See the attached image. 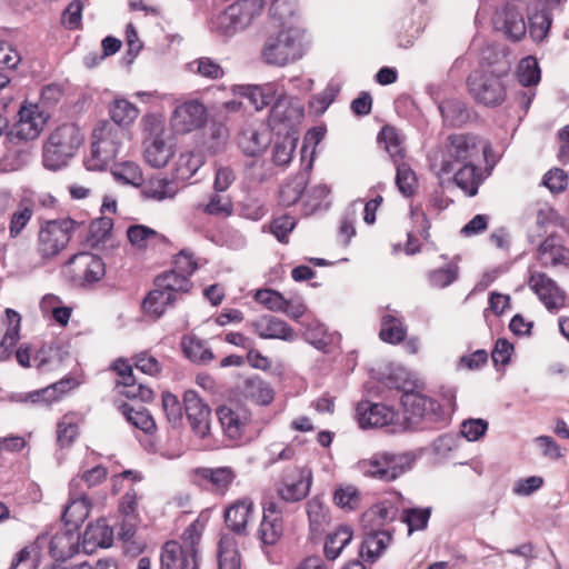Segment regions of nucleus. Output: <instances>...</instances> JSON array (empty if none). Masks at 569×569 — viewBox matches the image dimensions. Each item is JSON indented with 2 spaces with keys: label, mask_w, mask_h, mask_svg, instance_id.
I'll use <instances>...</instances> for the list:
<instances>
[{
  "label": "nucleus",
  "mask_w": 569,
  "mask_h": 569,
  "mask_svg": "<svg viewBox=\"0 0 569 569\" xmlns=\"http://www.w3.org/2000/svg\"><path fill=\"white\" fill-rule=\"evenodd\" d=\"M487 143L473 134L449 136L445 147L435 152L431 166L439 177L452 172L459 164L477 162L485 154Z\"/></svg>",
  "instance_id": "obj_1"
},
{
  "label": "nucleus",
  "mask_w": 569,
  "mask_h": 569,
  "mask_svg": "<svg viewBox=\"0 0 569 569\" xmlns=\"http://www.w3.org/2000/svg\"><path fill=\"white\" fill-rule=\"evenodd\" d=\"M128 132L108 121L99 123L92 132L91 151L86 159L88 170H103L120 152Z\"/></svg>",
  "instance_id": "obj_2"
},
{
  "label": "nucleus",
  "mask_w": 569,
  "mask_h": 569,
  "mask_svg": "<svg viewBox=\"0 0 569 569\" xmlns=\"http://www.w3.org/2000/svg\"><path fill=\"white\" fill-rule=\"evenodd\" d=\"M83 142V133L73 123L56 128L43 144V164L50 170L67 166Z\"/></svg>",
  "instance_id": "obj_3"
},
{
  "label": "nucleus",
  "mask_w": 569,
  "mask_h": 569,
  "mask_svg": "<svg viewBox=\"0 0 569 569\" xmlns=\"http://www.w3.org/2000/svg\"><path fill=\"white\" fill-rule=\"evenodd\" d=\"M141 124L146 133L143 159L153 168L166 167L174 154V148L163 139V120L157 114H146L141 119Z\"/></svg>",
  "instance_id": "obj_4"
},
{
  "label": "nucleus",
  "mask_w": 569,
  "mask_h": 569,
  "mask_svg": "<svg viewBox=\"0 0 569 569\" xmlns=\"http://www.w3.org/2000/svg\"><path fill=\"white\" fill-rule=\"evenodd\" d=\"M77 228L71 218L46 221L39 229L37 251L42 259H52L63 251Z\"/></svg>",
  "instance_id": "obj_5"
},
{
  "label": "nucleus",
  "mask_w": 569,
  "mask_h": 569,
  "mask_svg": "<svg viewBox=\"0 0 569 569\" xmlns=\"http://www.w3.org/2000/svg\"><path fill=\"white\" fill-rule=\"evenodd\" d=\"M266 63L283 67L301 56V33L298 29L288 28L267 40L261 51Z\"/></svg>",
  "instance_id": "obj_6"
},
{
  "label": "nucleus",
  "mask_w": 569,
  "mask_h": 569,
  "mask_svg": "<svg viewBox=\"0 0 569 569\" xmlns=\"http://www.w3.org/2000/svg\"><path fill=\"white\" fill-rule=\"evenodd\" d=\"M263 8V0H238L217 17L216 28L224 36H232L249 27Z\"/></svg>",
  "instance_id": "obj_7"
},
{
  "label": "nucleus",
  "mask_w": 569,
  "mask_h": 569,
  "mask_svg": "<svg viewBox=\"0 0 569 569\" xmlns=\"http://www.w3.org/2000/svg\"><path fill=\"white\" fill-rule=\"evenodd\" d=\"M274 101L269 117L270 129L277 136L297 134L296 129L305 114L302 104L297 99L286 96L283 90Z\"/></svg>",
  "instance_id": "obj_8"
},
{
  "label": "nucleus",
  "mask_w": 569,
  "mask_h": 569,
  "mask_svg": "<svg viewBox=\"0 0 569 569\" xmlns=\"http://www.w3.org/2000/svg\"><path fill=\"white\" fill-rule=\"evenodd\" d=\"M18 116V121L8 133V138L12 143L37 139L43 130L48 118L40 107L33 103L22 104Z\"/></svg>",
  "instance_id": "obj_9"
},
{
  "label": "nucleus",
  "mask_w": 569,
  "mask_h": 569,
  "mask_svg": "<svg viewBox=\"0 0 569 569\" xmlns=\"http://www.w3.org/2000/svg\"><path fill=\"white\" fill-rule=\"evenodd\" d=\"M468 87L472 97L486 106L499 104L506 96L500 78L480 70H476L469 76Z\"/></svg>",
  "instance_id": "obj_10"
},
{
  "label": "nucleus",
  "mask_w": 569,
  "mask_h": 569,
  "mask_svg": "<svg viewBox=\"0 0 569 569\" xmlns=\"http://www.w3.org/2000/svg\"><path fill=\"white\" fill-rule=\"evenodd\" d=\"M527 6L521 0H512L496 14L495 27L502 31L510 40L519 41L527 32L525 12Z\"/></svg>",
  "instance_id": "obj_11"
},
{
  "label": "nucleus",
  "mask_w": 569,
  "mask_h": 569,
  "mask_svg": "<svg viewBox=\"0 0 569 569\" xmlns=\"http://www.w3.org/2000/svg\"><path fill=\"white\" fill-rule=\"evenodd\" d=\"M207 120V111L202 103L191 100L179 104L171 118L170 126L174 133L186 134L201 128Z\"/></svg>",
  "instance_id": "obj_12"
},
{
  "label": "nucleus",
  "mask_w": 569,
  "mask_h": 569,
  "mask_svg": "<svg viewBox=\"0 0 569 569\" xmlns=\"http://www.w3.org/2000/svg\"><path fill=\"white\" fill-rule=\"evenodd\" d=\"M312 472L310 469L295 468L286 473L278 487L279 497L286 502H296L305 499L311 487Z\"/></svg>",
  "instance_id": "obj_13"
},
{
  "label": "nucleus",
  "mask_w": 569,
  "mask_h": 569,
  "mask_svg": "<svg viewBox=\"0 0 569 569\" xmlns=\"http://www.w3.org/2000/svg\"><path fill=\"white\" fill-rule=\"evenodd\" d=\"M68 264L73 280L80 284L98 281L104 274V263L98 256L90 252L73 256Z\"/></svg>",
  "instance_id": "obj_14"
},
{
  "label": "nucleus",
  "mask_w": 569,
  "mask_h": 569,
  "mask_svg": "<svg viewBox=\"0 0 569 569\" xmlns=\"http://www.w3.org/2000/svg\"><path fill=\"white\" fill-rule=\"evenodd\" d=\"M402 388L401 403L409 415V420L416 421L421 418L437 420L442 416L441 406L437 401L420 392L409 390L406 386Z\"/></svg>",
  "instance_id": "obj_15"
},
{
  "label": "nucleus",
  "mask_w": 569,
  "mask_h": 569,
  "mask_svg": "<svg viewBox=\"0 0 569 569\" xmlns=\"http://www.w3.org/2000/svg\"><path fill=\"white\" fill-rule=\"evenodd\" d=\"M529 287L535 291L548 310L557 311L565 306V292L547 274L542 272L531 273Z\"/></svg>",
  "instance_id": "obj_16"
},
{
  "label": "nucleus",
  "mask_w": 569,
  "mask_h": 569,
  "mask_svg": "<svg viewBox=\"0 0 569 569\" xmlns=\"http://www.w3.org/2000/svg\"><path fill=\"white\" fill-rule=\"evenodd\" d=\"M184 410L192 430L203 438L210 429V409L193 390H188L183 396Z\"/></svg>",
  "instance_id": "obj_17"
},
{
  "label": "nucleus",
  "mask_w": 569,
  "mask_h": 569,
  "mask_svg": "<svg viewBox=\"0 0 569 569\" xmlns=\"http://www.w3.org/2000/svg\"><path fill=\"white\" fill-rule=\"evenodd\" d=\"M282 510L274 501H268L263 506L262 520L258 529V538L263 545L272 546L281 537Z\"/></svg>",
  "instance_id": "obj_18"
},
{
  "label": "nucleus",
  "mask_w": 569,
  "mask_h": 569,
  "mask_svg": "<svg viewBox=\"0 0 569 569\" xmlns=\"http://www.w3.org/2000/svg\"><path fill=\"white\" fill-rule=\"evenodd\" d=\"M358 421L361 428H381L395 423L398 413L381 403L361 402L357 407Z\"/></svg>",
  "instance_id": "obj_19"
},
{
  "label": "nucleus",
  "mask_w": 569,
  "mask_h": 569,
  "mask_svg": "<svg viewBox=\"0 0 569 569\" xmlns=\"http://www.w3.org/2000/svg\"><path fill=\"white\" fill-rule=\"evenodd\" d=\"M161 566L163 569H198V558L179 542L168 541L162 548Z\"/></svg>",
  "instance_id": "obj_20"
},
{
  "label": "nucleus",
  "mask_w": 569,
  "mask_h": 569,
  "mask_svg": "<svg viewBox=\"0 0 569 569\" xmlns=\"http://www.w3.org/2000/svg\"><path fill=\"white\" fill-rule=\"evenodd\" d=\"M254 332L262 339H279L292 342L297 339V332L286 321L264 316L252 322Z\"/></svg>",
  "instance_id": "obj_21"
},
{
  "label": "nucleus",
  "mask_w": 569,
  "mask_h": 569,
  "mask_svg": "<svg viewBox=\"0 0 569 569\" xmlns=\"http://www.w3.org/2000/svg\"><path fill=\"white\" fill-rule=\"evenodd\" d=\"M282 89L274 83L263 86H239L234 94L247 101V106L261 110L280 94Z\"/></svg>",
  "instance_id": "obj_22"
},
{
  "label": "nucleus",
  "mask_w": 569,
  "mask_h": 569,
  "mask_svg": "<svg viewBox=\"0 0 569 569\" xmlns=\"http://www.w3.org/2000/svg\"><path fill=\"white\" fill-rule=\"evenodd\" d=\"M113 531L106 520H98L89 525L82 536L81 549L84 553H92L100 548H108L112 545Z\"/></svg>",
  "instance_id": "obj_23"
},
{
  "label": "nucleus",
  "mask_w": 569,
  "mask_h": 569,
  "mask_svg": "<svg viewBox=\"0 0 569 569\" xmlns=\"http://www.w3.org/2000/svg\"><path fill=\"white\" fill-rule=\"evenodd\" d=\"M271 142L269 130L262 124L259 127L249 126L242 130L239 138V146L247 156L257 157L262 154Z\"/></svg>",
  "instance_id": "obj_24"
},
{
  "label": "nucleus",
  "mask_w": 569,
  "mask_h": 569,
  "mask_svg": "<svg viewBox=\"0 0 569 569\" xmlns=\"http://www.w3.org/2000/svg\"><path fill=\"white\" fill-rule=\"evenodd\" d=\"M178 192L177 182L162 174L153 176L142 184V196L151 201L172 200Z\"/></svg>",
  "instance_id": "obj_25"
},
{
  "label": "nucleus",
  "mask_w": 569,
  "mask_h": 569,
  "mask_svg": "<svg viewBox=\"0 0 569 569\" xmlns=\"http://www.w3.org/2000/svg\"><path fill=\"white\" fill-rule=\"evenodd\" d=\"M253 502L243 498L233 502L224 511L227 527L236 533H246L249 520L252 517Z\"/></svg>",
  "instance_id": "obj_26"
},
{
  "label": "nucleus",
  "mask_w": 569,
  "mask_h": 569,
  "mask_svg": "<svg viewBox=\"0 0 569 569\" xmlns=\"http://www.w3.org/2000/svg\"><path fill=\"white\" fill-rule=\"evenodd\" d=\"M217 415L224 433L230 439H239L242 436L249 422V415L246 410L223 406L217 410Z\"/></svg>",
  "instance_id": "obj_27"
},
{
  "label": "nucleus",
  "mask_w": 569,
  "mask_h": 569,
  "mask_svg": "<svg viewBox=\"0 0 569 569\" xmlns=\"http://www.w3.org/2000/svg\"><path fill=\"white\" fill-rule=\"evenodd\" d=\"M537 258L543 267L569 266V249L549 237L539 246Z\"/></svg>",
  "instance_id": "obj_28"
},
{
  "label": "nucleus",
  "mask_w": 569,
  "mask_h": 569,
  "mask_svg": "<svg viewBox=\"0 0 569 569\" xmlns=\"http://www.w3.org/2000/svg\"><path fill=\"white\" fill-rule=\"evenodd\" d=\"M197 475L210 485L211 491L219 495H224L236 478L229 467L202 468L197 470Z\"/></svg>",
  "instance_id": "obj_29"
},
{
  "label": "nucleus",
  "mask_w": 569,
  "mask_h": 569,
  "mask_svg": "<svg viewBox=\"0 0 569 569\" xmlns=\"http://www.w3.org/2000/svg\"><path fill=\"white\" fill-rule=\"evenodd\" d=\"M49 551L57 560L72 557L79 551V536L72 530L57 532L50 540Z\"/></svg>",
  "instance_id": "obj_30"
},
{
  "label": "nucleus",
  "mask_w": 569,
  "mask_h": 569,
  "mask_svg": "<svg viewBox=\"0 0 569 569\" xmlns=\"http://www.w3.org/2000/svg\"><path fill=\"white\" fill-rule=\"evenodd\" d=\"M453 176V180L467 196H475L482 181V173L476 162L459 164Z\"/></svg>",
  "instance_id": "obj_31"
},
{
  "label": "nucleus",
  "mask_w": 569,
  "mask_h": 569,
  "mask_svg": "<svg viewBox=\"0 0 569 569\" xmlns=\"http://www.w3.org/2000/svg\"><path fill=\"white\" fill-rule=\"evenodd\" d=\"M391 542V535L386 531H373L366 536L360 555L366 561H376Z\"/></svg>",
  "instance_id": "obj_32"
},
{
  "label": "nucleus",
  "mask_w": 569,
  "mask_h": 569,
  "mask_svg": "<svg viewBox=\"0 0 569 569\" xmlns=\"http://www.w3.org/2000/svg\"><path fill=\"white\" fill-rule=\"evenodd\" d=\"M356 468L366 477L382 481H390L391 473L388 471L387 452L376 453L371 458L361 459Z\"/></svg>",
  "instance_id": "obj_33"
},
{
  "label": "nucleus",
  "mask_w": 569,
  "mask_h": 569,
  "mask_svg": "<svg viewBox=\"0 0 569 569\" xmlns=\"http://www.w3.org/2000/svg\"><path fill=\"white\" fill-rule=\"evenodd\" d=\"M219 569H241L237 541L231 535H223L218 548Z\"/></svg>",
  "instance_id": "obj_34"
},
{
  "label": "nucleus",
  "mask_w": 569,
  "mask_h": 569,
  "mask_svg": "<svg viewBox=\"0 0 569 569\" xmlns=\"http://www.w3.org/2000/svg\"><path fill=\"white\" fill-rule=\"evenodd\" d=\"M91 503L88 498L81 493L78 497H70L66 506L62 519L67 525L78 528L89 516Z\"/></svg>",
  "instance_id": "obj_35"
},
{
  "label": "nucleus",
  "mask_w": 569,
  "mask_h": 569,
  "mask_svg": "<svg viewBox=\"0 0 569 569\" xmlns=\"http://www.w3.org/2000/svg\"><path fill=\"white\" fill-rule=\"evenodd\" d=\"M109 114L112 119L111 123L126 130L131 126L139 116L138 108L126 99H116L109 107Z\"/></svg>",
  "instance_id": "obj_36"
},
{
  "label": "nucleus",
  "mask_w": 569,
  "mask_h": 569,
  "mask_svg": "<svg viewBox=\"0 0 569 569\" xmlns=\"http://www.w3.org/2000/svg\"><path fill=\"white\" fill-rule=\"evenodd\" d=\"M174 300L172 292L154 286V289L143 300L142 308L147 313L160 317Z\"/></svg>",
  "instance_id": "obj_37"
},
{
  "label": "nucleus",
  "mask_w": 569,
  "mask_h": 569,
  "mask_svg": "<svg viewBox=\"0 0 569 569\" xmlns=\"http://www.w3.org/2000/svg\"><path fill=\"white\" fill-rule=\"evenodd\" d=\"M228 129L222 124H212L202 142V151L209 156H216L226 150L228 142Z\"/></svg>",
  "instance_id": "obj_38"
},
{
  "label": "nucleus",
  "mask_w": 569,
  "mask_h": 569,
  "mask_svg": "<svg viewBox=\"0 0 569 569\" xmlns=\"http://www.w3.org/2000/svg\"><path fill=\"white\" fill-rule=\"evenodd\" d=\"M352 530L347 526H340L327 537L325 543V555L328 560H335L339 557L343 548L351 541Z\"/></svg>",
  "instance_id": "obj_39"
},
{
  "label": "nucleus",
  "mask_w": 569,
  "mask_h": 569,
  "mask_svg": "<svg viewBox=\"0 0 569 569\" xmlns=\"http://www.w3.org/2000/svg\"><path fill=\"white\" fill-rule=\"evenodd\" d=\"M6 316L8 320L7 331L0 342V358L4 359L9 356V350L16 346L19 340V331H20V315L12 310L7 309Z\"/></svg>",
  "instance_id": "obj_40"
},
{
  "label": "nucleus",
  "mask_w": 569,
  "mask_h": 569,
  "mask_svg": "<svg viewBox=\"0 0 569 569\" xmlns=\"http://www.w3.org/2000/svg\"><path fill=\"white\" fill-rule=\"evenodd\" d=\"M182 348L186 357L199 365H207L214 358L206 343L196 337L183 338Z\"/></svg>",
  "instance_id": "obj_41"
},
{
  "label": "nucleus",
  "mask_w": 569,
  "mask_h": 569,
  "mask_svg": "<svg viewBox=\"0 0 569 569\" xmlns=\"http://www.w3.org/2000/svg\"><path fill=\"white\" fill-rule=\"evenodd\" d=\"M154 286H158L166 291L172 292L173 299H176L177 293L188 292L192 283L188 277L177 272V270H171L158 277L156 279Z\"/></svg>",
  "instance_id": "obj_42"
},
{
  "label": "nucleus",
  "mask_w": 569,
  "mask_h": 569,
  "mask_svg": "<svg viewBox=\"0 0 569 569\" xmlns=\"http://www.w3.org/2000/svg\"><path fill=\"white\" fill-rule=\"evenodd\" d=\"M307 184L308 179L305 173L298 174L284 183L279 193L281 204L284 207L295 204L301 198Z\"/></svg>",
  "instance_id": "obj_43"
},
{
  "label": "nucleus",
  "mask_w": 569,
  "mask_h": 569,
  "mask_svg": "<svg viewBox=\"0 0 569 569\" xmlns=\"http://www.w3.org/2000/svg\"><path fill=\"white\" fill-rule=\"evenodd\" d=\"M120 409L127 421L133 427L146 433H150L156 429V422L146 409H134L127 403L122 405Z\"/></svg>",
  "instance_id": "obj_44"
},
{
  "label": "nucleus",
  "mask_w": 569,
  "mask_h": 569,
  "mask_svg": "<svg viewBox=\"0 0 569 569\" xmlns=\"http://www.w3.org/2000/svg\"><path fill=\"white\" fill-rule=\"evenodd\" d=\"M204 163L201 154L193 152H183L179 156L176 163V177L180 180L190 179Z\"/></svg>",
  "instance_id": "obj_45"
},
{
  "label": "nucleus",
  "mask_w": 569,
  "mask_h": 569,
  "mask_svg": "<svg viewBox=\"0 0 569 569\" xmlns=\"http://www.w3.org/2000/svg\"><path fill=\"white\" fill-rule=\"evenodd\" d=\"M307 513L311 532L320 535L329 523L328 509L319 499H311L307 503Z\"/></svg>",
  "instance_id": "obj_46"
},
{
  "label": "nucleus",
  "mask_w": 569,
  "mask_h": 569,
  "mask_svg": "<svg viewBox=\"0 0 569 569\" xmlns=\"http://www.w3.org/2000/svg\"><path fill=\"white\" fill-rule=\"evenodd\" d=\"M333 501L339 508L351 511L360 506L361 493L353 485H340L335 490Z\"/></svg>",
  "instance_id": "obj_47"
},
{
  "label": "nucleus",
  "mask_w": 569,
  "mask_h": 569,
  "mask_svg": "<svg viewBox=\"0 0 569 569\" xmlns=\"http://www.w3.org/2000/svg\"><path fill=\"white\" fill-rule=\"evenodd\" d=\"M281 140L274 142L272 150V160L278 166L288 164L291 159L298 141L297 134H281Z\"/></svg>",
  "instance_id": "obj_48"
},
{
  "label": "nucleus",
  "mask_w": 569,
  "mask_h": 569,
  "mask_svg": "<svg viewBox=\"0 0 569 569\" xmlns=\"http://www.w3.org/2000/svg\"><path fill=\"white\" fill-rule=\"evenodd\" d=\"M127 237L132 247L143 250L159 238V233L147 226L133 224L128 228Z\"/></svg>",
  "instance_id": "obj_49"
},
{
  "label": "nucleus",
  "mask_w": 569,
  "mask_h": 569,
  "mask_svg": "<svg viewBox=\"0 0 569 569\" xmlns=\"http://www.w3.org/2000/svg\"><path fill=\"white\" fill-rule=\"evenodd\" d=\"M71 380H61L41 390L28 395L27 400L32 403L44 402L51 403L60 398L66 392L67 388H71Z\"/></svg>",
  "instance_id": "obj_50"
},
{
  "label": "nucleus",
  "mask_w": 569,
  "mask_h": 569,
  "mask_svg": "<svg viewBox=\"0 0 569 569\" xmlns=\"http://www.w3.org/2000/svg\"><path fill=\"white\" fill-rule=\"evenodd\" d=\"M80 418L74 413H67L58 423L57 439L60 446L66 447L72 443L78 436V423Z\"/></svg>",
  "instance_id": "obj_51"
},
{
  "label": "nucleus",
  "mask_w": 569,
  "mask_h": 569,
  "mask_svg": "<svg viewBox=\"0 0 569 569\" xmlns=\"http://www.w3.org/2000/svg\"><path fill=\"white\" fill-rule=\"evenodd\" d=\"M406 329L400 320L387 315L381 320L380 338L389 343H399L405 339Z\"/></svg>",
  "instance_id": "obj_52"
},
{
  "label": "nucleus",
  "mask_w": 569,
  "mask_h": 569,
  "mask_svg": "<svg viewBox=\"0 0 569 569\" xmlns=\"http://www.w3.org/2000/svg\"><path fill=\"white\" fill-rule=\"evenodd\" d=\"M379 141L385 144V149L390 154L392 161L395 163L400 162L403 158V150L397 130L393 127H383L379 134Z\"/></svg>",
  "instance_id": "obj_53"
},
{
  "label": "nucleus",
  "mask_w": 569,
  "mask_h": 569,
  "mask_svg": "<svg viewBox=\"0 0 569 569\" xmlns=\"http://www.w3.org/2000/svg\"><path fill=\"white\" fill-rule=\"evenodd\" d=\"M397 169L396 184L399 191L406 196H411L417 188V178L412 169L405 162L395 163Z\"/></svg>",
  "instance_id": "obj_54"
},
{
  "label": "nucleus",
  "mask_w": 569,
  "mask_h": 569,
  "mask_svg": "<svg viewBox=\"0 0 569 569\" xmlns=\"http://www.w3.org/2000/svg\"><path fill=\"white\" fill-rule=\"evenodd\" d=\"M517 76L519 82L525 87L537 84L540 80V69L537 59L533 57L523 58L518 66Z\"/></svg>",
  "instance_id": "obj_55"
},
{
  "label": "nucleus",
  "mask_w": 569,
  "mask_h": 569,
  "mask_svg": "<svg viewBox=\"0 0 569 569\" xmlns=\"http://www.w3.org/2000/svg\"><path fill=\"white\" fill-rule=\"evenodd\" d=\"M430 508H410L403 510L402 520L408 526L409 535H411L413 531L426 529L430 519Z\"/></svg>",
  "instance_id": "obj_56"
},
{
  "label": "nucleus",
  "mask_w": 569,
  "mask_h": 569,
  "mask_svg": "<svg viewBox=\"0 0 569 569\" xmlns=\"http://www.w3.org/2000/svg\"><path fill=\"white\" fill-rule=\"evenodd\" d=\"M117 389L118 393L128 399H139L143 402H149L154 397L153 391L149 387L142 383H136L134 378L131 381L118 382Z\"/></svg>",
  "instance_id": "obj_57"
},
{
  "label": "nucleus",
  "mask_w": 569,
  "mask_h": 569,
  "mask_svg": "<svg viewBox=\"0 0 569 569\" xmlns=\"http://www.w3.org/2000/svg\"><path fill=\"white\" fill-rule=\"evenodd\" d=\"M112 174L116 179L124 183L139 186L142 182V172L140 167L134 162L124 161L116 164L112 169Z\"/></svg>",
  "instance_id": "obj_58"
},
{
  "label": "nucleus",
  "mask_w": 569,
  "mask_h": 569,
  "mask_svg": "<svg viewBox=\"0 0 569 569\" xmlns=\"http://www.w3.org/2000/svg\"><path fill=\"white\" fill-rule=\"evenodd\" d=\"M188 67L191 72L208 79H219L223 76V69L210 58H199L190 62Z\"/></svg>",
  "instance_id": "obj_59"
},
{
  "label": "nucleus",
  "mask_w": 569,
  "mask_h": 569,
  "mask_svg": "<svg viewBox=\"0 0 569 569\" xmlns=\"http://www.w3.org/2000/svg\"><path fill=\"white\" fill-rule=\"evenodd\" d=\"M445 121L451 126H459L467 119L465 104L459 101L447 100L439 106Z\"/></svg>",
  "instance_id": "obj_60"
},
{
  "label": "nucleus",
  "mask_w": 569,
  "mask_h": 569,
  "mask_svg": "<svg viewBox=\"0 0 569 569\" xmlns=\"http://www.w3.org/2000/svg\"><path fill=\"white\" fill-rule=\"evenodd\" d=\"M411 453H390L387 452L388 471L391 473L390 481L397 479L405 471L409 470L413 463Z\"/></svg>",
  "instance_id": "obj_61"
},
{
  "label": "nucleus",
  "mask_w": 569,
  "mask_h": 569,
  "mask_svg": "<svg viewBox=\"0 0 569 569\" xmlns=\"http://www.w3.org/2000/svg\"><path fill=\"white\" fill-rule=\"evenodd\" d=\"M256 301L271 311L281 312L287 307V299L278 291L261 289L256 292Z\"/></svg>",
  "instance_id": "obj_62"
},
{
  "label": "nucleus",
  "mask_w": 569,
  "mask_h": 569,
  "mask_svg": "<svg viewBox=\"0 0 569 569\" xmlns=\"http://www.w3.org/2000/svg\"><path fill=\"white\" fill-rule=\"evenodd\" d=\"M551 18L545 10L535 13L530 17L529 33L535 41H542L550 29Z\"/></svg>",
  "instance_id": "obj_63"
},
{
  "label": "nucleus",
  "mask_w": 569,
  "mask_h": 569,
  "mask_svg": "<svg viewBox=\"0 0 569 569\" xmlns=\"http://www.w3.org/2000/svg\"><path fill=\"white\" fill-rule=\"evenodd\" d=\"M244 392L247 397L262 405L269 403L273 398L271 389L261 379L248 380Z\"/></svg>",
  "instance_id": "obj_64"
}]
</instances>
